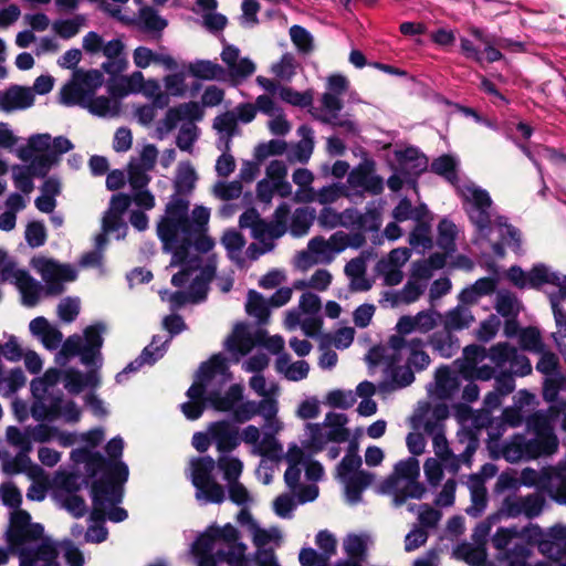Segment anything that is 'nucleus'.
Segmentation results:
<instances>
[{"label": "nucleus", "mask_w": 566, "mask_h": 566, "mask_svg": "<svg viewBox=\"0 0 566 566\" xmlns=\"http://www.w3.org/2000/svg\"><path fill=\"white\" fill-rule=\"evenodd\" d=\"M275 368L277 373L291 381H301L305 379L310 373V364L307 361H292L287 354H282L277 357Z\"/></svg>", "instance_id": "nucleus-51"}, {"label": "nucleus", "mask_w": 566, "mask_h": 566, "mask_svg": "<svg viewBox=\"0 0 566 566\" xmlns=\"http://www.w3.org/2000/svg\"><path fill=\"white\" fill-rule=\"evenodd\" d=\"M202 116V109L196 102L182 103L169 108L156 124L155 134L159 139L165 138L182 120H196Z\"/></svg>", "instance_id": "nucleus-31"}, {"label": "nucleus", "mask_w": 566, "mask_h": 566, "mask_svg": "<svg viewBox=\"0 0 566 566\" xmlns=\"http://www.w3.org/2000/svg\"><path fill=\"white\" fill-rule=\"evenodd\" d=\"M432 348L438 352L442 357H451L459 348L457 340L453 339L451 332L444 329L443 332L434 333L430 337Z\"/></svg>", "instance_id": "nucleus-63"}, {"label": "nucleus", "mask_w": 566, "mask_h": 566, "mask_svg": "<svg viewBox=\"0 0 566 566\" xmlns=\"http://www.w3.org/2000/svg\"><path fill=\"white\" fill-rule=\"evenodd\" d=\"M35 102V95L29 86L11 85L7 90L0 91V111L13 113L32 107Z\"/></svg>", "instance_id": "nucleus-38"}, {"label": "nucleus", "mask_w": 566, "mask_h": 566, "mask_svg": "<svg viewBox=\"0 0 566 566\" xmlns=\"http://www.w3.org/2000/svg\"><path fill=\"white\" fill-rule=\"evenodd\" d=\"M84 108H86L91 114L101 117H114L118 115L120 109V103L118 97H107V96H97L91 98L86 102Z\"/></svg>", "instance_id": "nucleus-54"}, {"label": "nucleus", "mask_w": 566, "mask_h": 566, "mask_svg": "<svg viewBox=\"0 0 566 566\" xmlns=\"http://www.w3.org/2000/svg\"><path fill=\"white\" fill-rule=\"evenodd\" d=\"M486 349L479 345L467 346L463 350V358L460 364V373L465 379L489 380L494 375L491 366L478 365L486 357Z\"/></svg>", "instance_id": "nucleus-33"}, {"label": "nucleus", "mask_w": 566, "mask_h": 566, "mask_svg": "<svg viewBox=\"0 0 566 566\" xmlns=\"http://www.w3.org/2000/svg\"><path fill=\"white\" fill-rule=\"evenodd\" d=\"M226 350L229 358L238 361L248 352V325L237 323L226 339Z\"/></svg>", "instance_id": "nucleus-48"}, {"label": "nucleus", "mask_w": 566, "mask_h": 566, "mask_svg": "<svg viewBox=\"0 0 566 566\" xmlns=\"http://www.w3.org/2000/svg\"><path fill=\"white\" fill-rule=\"evenodd\" d=\"M348 419L344 413L328 412L322 423H307L305 427V439L302 441V448L290 446L285 461L289 467L284 474V480L289 489L296 493L301 503L314 501L318 495V488L315 483L301 486V475L305 472L308 481L317 482L324 474L322 464L305 455V450L310 453L322 451L328 442H344L349 437V431L345 427Z\"/></svg>", "instance_id": "nucleus-2"}, {"label": "nucleus", "mask_w": 566, "mask_h": 566, "mask_svg": "<svg viewBox=\"0 0 566 566\" xmlns=\"http://www.w3.org/2000/svg\"><path fill=\"white\" fill-rule=\"evenodd\" d=\"M457 559L464 560L470 566H484L486 563V551L484 543H463L453 551Z\"/></svg>", "instance_id": "nucleus-52"}, {"label": "nucleus", "mask_w": 566, "mask_h": 566, "mask_svg": "<svg viewBox=\"0 0 566 566\" xmlns=\"http://www.w3.org/2000/svg\"><path fill=\"white\" fill-rule=\"evenodd\" d=\"M538 551L549 558H559L566 552V528L563 526L552 527L538 541Z\"/></svg>", "instance_id": "nucleus-46"}, {"label": "nucleus", "mask_w": 566, "mask_h": 566, "mask_svg": "<svg viewBox=\"0 0 566 566\" xmlns=\"http://www.w3.org/2000/svg\"><path fill=\"white\" fill-rule=\"evenodd\" d=\"M287 169L283 161L274 160L266 168V177L258 185V197L269 202L274 192L281 197L291 195L292 187L286 180Z\"/></svg>", "instance_id": "nucleus-29"}, {"label": "nucleus", "mask_w": 566, "mask_h": 566, "mask_svg": "<svg viewBox=\"0 0 566 566\" xmlns=\"http://www.w3.org/2000/svg\"><path fill=\"white\" fill-rule=\"evenodd\" d=\"M143 76L144 74L140 71H134L130 74L113 78L108 83V91L112 96L118 98L139 93Z\"/></svg>", "instance_id": "nucleus-50"}, {"label": "nucleus", "mask_w": 566, "mask_h": 566, "mask_svg": "<svg viewBox=\"0 0 566 566\" xmlns=\"http://www.w3.org/2000/svg\"><path fill=\"white\" fill-rule=\"evenodd\" d=\"M188 208V200L174 197L157 226L163 249L171 255L166 268L171 274V284L180 289L175 293L161 292V300L167 301L171 307L203 300L214 272L212 260L203 263L202 258L195 252H208L214 245L213 240L206 234L210 210L196 206L189 219Z\"/></svg>", "instance_id": "nucleus-1"}, {"label": "nucleus", "mask_w": 566, "mask_h": 566, "mask_svg": "<svg viewBox=\"0 0 566 566\" xmlns=\"http://www.w3.org/2000/svg\"><path fill=\"white\" fill-rule=\"evenodd\" d=\"M509 279L518 287H539L543 285L544 280H554L555 276L551 275V269L543 264L535 265L530 272H524L522 269L513 266L507 273Z\"/></svg>", "instance_id": "nucleus-42"}, {"label": "nucleus", "mask_w": 566, "mask_h": 566, "mask_svg": "<svg viewBox=\"0 0 566 566\" xmlns=\"http://www.w3.org/2000/svg\"><path fill=\"white\" fill-rule=\"evenodd\" d=\"M284 339L279 335L270 336L260 328L250 333V370H262L270 363V356L281 353Z\"/></svg>", "instance_id": "nucleus-24"}, {"label": "nucleus", "mask_w": 566, "mask_h": 566, "mask_svg": "<svg viewBox=\"0 0 566 566\" xmlns=\"http://www.w3.org/2000/svg\"><path fill=\"white\" fill-rule=\"evenodd\" d=\"M289 212V207L281 205L275 211L274 221L268 223L254 217L250 209V231L256 241L250 244V259L270 251L273 248V241L285 233Z\"/></svg>", "instance_id": "nucleus-17"}, {"label": "nucleus", "mask_w": 566, "mask_h": 566, "mask_svg": "<svg viewBox=\"0 0 566 566\" xmlns=\"http://www.w3.org/2000/svg\"><path fill=\"white\" fill-rule=\"evenodd\" d=\"M83 49L91 54L102 53L106 60L125 55V44L119 39L105 42L96 32H88L82 42Z\"/></svg>", "instance_id": "nucleus-40"}, {"label": "nucleus", "mask_w": 566, "mask_h": 566, "mask_svg": "<svg viewBox=\"0 0 566 566\" xmlns=\"http://www.w3.org/2000/svg\"><path fill=\"white\" fill-rule=\"evenodd\" d=\"M134 65L139 70L148 69L153 65H160L166 70L172 71L177 69L176 60L167 53L155 52L148 46L139 45L132 52Z\"/></svg>", "instance_id": "nucleus-41"}, {"label": "nucleus", "mask_w": 566, "mask_h": 566, "mask_svg": "<svg viewBox=\"0 0 566 566\" xmlns=\"http://www.w3.org/2000/svg\"><path fill=\"white\" fill-rule=\"evenodd\" d=\"M106 327L102 323L93 324L84 328L83 334H74L67 337L56 355V363L64 365L70 357L78 356L85 366H102L103 334Z\"/></svg>", "instance_id": "nucleus-11"}, {"label": "nucleus", "mask_w": 566, "mask_h": 566, "mask_svg": "<svg viewBox=\"0 0 566 566\" xmlns=\"http://www.w3.org/2000/svg\"><path fill=\"white\" fill-rule=\"evenodd\" d=\"M226 484L239 481L244 470L243 461L231 455H221L216 461Z\"/></svg>", "instance_id": "nucleus-59"}, {"label": "nucleus", "mask_w": 566, "mask_h": 566, "mask_svg": "<svg viewBox=\"0 0 566 566\" xmlns=\"http://www.w3.org/2000/svg\"><path fill=\"white\" fill-rule=\"evenodd\" d=\"M200 8L199 13L202 18L203 25L211 32L221 31L227 24V18L216 12L217 1L216 0H197Z\"/></svg>", "instance_id": "nucleus-55"}, {"label": "nucleus", "mask_w": 566, "mask_h": 566, "mask_svg": "<svg viewBox=\"0 0 566 566\" xmlns=\"http://www.w3.org/2000/svg\"><path fill=\"white\" fill-rule=\"evenodd\" d=\"M60 377L57 369L50 368L42 377L31 381L33 403L30 411L35 420H62L70 424L80 421L82 411L74 401L61 397H48L50 389L57 384Z\"/></svg>", "instance_id": "nucleus-10"}, {"label": "nucleus", "mask_w": 566, "mask_h": 566, "mask_svg": "<svg viewBox=\"0 0 566 566\" xmlns=\"http://www.w3.org/2000/svg\"><path fill=\"white\" fill-rule=\"evenodd\" d=\"M424 430L429 434L433 436L434 453L448 469H450L453 472H457L460 467V462H470V457L473 454L474 448L469 446L464 454H462L461 457H455L450 452L447 439L441 433V429L438 430L436 426H431L430 420H427L424 423Z\"/></svg>", "instance_id": "nucleus-36"}, {"label": "nucleus", "mask_w": 566, "mask_h": 566, "mask_svg": "<svg viewBox=\"0 0 566 566\" xmlns=\"http://www.w3.org/2000/svg\"><path fill=\"white\" fill-rule=\"evenodd\" d=\"M440 318V314L434 311H421L413 316L403 315L398 319L396 331L399 335L413 332L427 334L438 325Z\"/></svg>", "instance_id": "nucleus-39"}, {"label": "nucleus", "mask_w": 566, "mask_h": 566, "mask_svg": "<svg viewBox=\"0 0 566 566\" xmlns=\"http://www.w3.org/2000/svg\"><path fill=\"white\" fill-rule=\"evenodd\" d=\"M375 164L371 160H365L353 169L347 178L348 186L357 191H366L378 195L384 189L382 178L374 174Z\"/></svg>", "instance_id": "nucleus-34"}, {"label": "nucleus", "mask_w": 566, "mask_h": 566, "mask_svg": "<svg viewBox=\"0 0 566 566\" xmlns=\"http://www.w3.org/2000/svg\"><path fill=\"white\" fill-rule=\"evenodd\" d=\"M472 34L484 45L483 60L488 62H495L502 59L501 49H509L512 45L520 46V44H513L509 40L494 41L489 36H485L479 29H472Z\"/></svg>", "instance_id": "nucleus-56"}, {"label": "nucleus", "mask_w": 566, "mask_h": 566, "mask_svg": "<svg viewBox=\"0 0 566 566\" xmlns=\"http://www.w3.org/2000/svg\"><path fill=\"white\" fill-rule=\"evenodd\" d=\"M348 88V81L345 76L335 74L327 78V90L322 96V106L317 109V118L324 123L345 127L349 132H355V123L350 119H342L339 112L343 108L342 95Z\"/></svg>", "instance_id": "nucleus-21"}, {"label": "nucleus", "mask_w": 566, "mask_h": 566, "mask_svg": "<svg viewBox=\"0 0 566 566\" xmlns=\"http://www.w3.org/2000/svg\"><path fill=\"white\" fill-rule=\"evenodd\" d=\"M72 458L75 461L87 462V465L95 473L98 469H105V480H102L93 486V510L91 520L94 522L107 518L112 522H123L127 517V512L117 506L122 501V485L128 479V468L122 461L106 463L102 455L90 454L85 450H74Z\"/></svg>", "instance_id": "nucleus-5"}, {"label": "nucleus", "mask_w": 566, "mask_h": 566, "mask_svg": "<svg viewBox=\"0 0 566 566\" xmlns=\"http://www.w3.org/2000/svg\"><path fill=\"white\" fill-rule=\"evenodd\" d=\"M473 322L472 312L464 305H458L443 315V326L448 332L469 328Z\"/></svg>", "instance_id": "nucleus-53"}, {"label": "nucleus", "mask_w": 566, "mask_h": 566, "mask_svg": "<svg viewBox=\"0 0 566 566\" xmlns=\"http://www.w3.org/2000/svg\"><path fill=\"white\" fill-rule=\"evenodd\" d=\"M93 367L86 374H82L76 369H67L63 373V384L70 394H80L84 389L96 388L99 385V375L97 369Z\"/></svg>", "instance_id": "nucleus-43"}, {"label": "nucleus", "mask_w": 566, "mask_h": 566, "mask_svg": "<svg viewBox=\"0 0 566 566\" xmlns=\"http://www.w3.org/2000/svg\"><path fill=\"white\" fill-rule=\"evenodd\" d=\"M410 256L411 253L408 248H397L378 261L376 272L382 277L385 285L395 286L401 283L403 279L402 268Z\"/></svg>", "instance_id": "nucleus-32"}, {"label": "nucleus", "mask_w": 566, "mask_h": 566, "mask_svg": "<svg viewBox=\"0 0 566 566\" xmlns=\"http://www.w3.org/2000/svg\"><path fill=\"white\" fill-rule=\"evenodd\" d=\"M419 474V461L415 458H408L396 464L392 475L386 482L396 505H401L407 499L419 500L423 496L426 488L418 481Z\"/></svg>", "instance_id": "nucleus-13"}, {"label": "nucleus", "mask_w": 566, "mask_h": 566, "mask_svg": "<svg viewBox=\"0 0 566 566\" xmlns=\"http://www.w3.org/2000/svg\"><path fill=\"white\" fill-rule=\"evenodd\" d=\"M527 429L533 434L532 439H526L523 434H514L502 446L500 454L506 461L515 463L522 460H534L557 451L558 439L545 415H533L527 420Z\"/></svg>", "instance_id": "nucleus-9"}, {"label": "nucleus", "mask_w": 566, "mask_h": 566, "mask_svg": "<svg viewBox=\"0 0 566 566\" xmlns=\"http://www.w3.org/2000/svg\"><path fill=\"white\" fill-rule=\"evenodd\" d=\"M212 443L219 452H230L239 444V431L227 422H216L209 426Z\"/></svg>", "instance_id": "nucleus-45"}, {"label": "nucleus", "mask_w": 566, "mask_h": 566, "mask_svg": "<svg viewBox=\"0 0 566 566\" xmlns=\"http://www.w3.org/2000/svg\"><path fill=\"white\" fill-rule=\"evenodd\" d=\"M29 327L32 335L36 336L48 349L57 348L62 342V333L44 317L32 319Z\"/></svg>", "instance_id": "nucleus-47"}, {"label": "nucleus", "mask_w": 566, "mask_h": 566, "mask_svg": "<svg viewBox=\"0 0 566 566\" xmlns=\"http://www.w3.org/2000/svg\"><path fill=\"white\" fill-rule=\"evenodd\" d=\"M250 535L258 548L254 557L255 566H280L273 553L280 545V531L274 527L261 528L250 517Z\"/></svg>", "instance_id": "nucleus-25"}, {"label": "nucleus", "mask_w": 566, "mask_h": 566, "mask_svg": "<svg viewBox=\"0 0 566 566\" xmlns=\"http://www.w3.org/2000/svg\"><path fill=\"white\" fill-rule=\"evenodd\" d=\"M276 432L260 430L255 424H250V449L262 457L255 475L263 484L271 482L276 462L282 455V447L274 437Z\"/></svg>", "instance_id": "nucleus-16"}, {"label": "nucleus", "mask_w": 566, "mask_h": 566, "mask_svg": "<svg viewBox=\"0 0 566 566\" xmlns=\"http://www.w3.org/2000/svg\"><path fill=\"white\" fill-rule=\"evenodd\" d=\"M29 429L32 442L44 443L56 440L62 447H70L77 441L75 433L60 430L57 427L48 423H40Z\"/></svg>", "instance_id": "nucleus-44"}, {"label": "nucleus", "mask_w": 566, "mask_h": 566, "mask_svg": "<svg viewBox=\"0 0 566 566\" xmlns=\"http://www.w3.org/2000/svg\"><path fill=\"white\" fill-rule=\"evenodd\" d=\"M426 216L423 214L420 220L417 221V226L412 230L409 237V244L419 251H426L430 249L432 245L431 237H430V226L426 221Z\"/></svg>", "instance_id": "nucleus-62"}, {"label": "nucleus", "mask_w": 566, "mask_h": 566, "mask_svg": "<svg viewBox=\"0 0 566 566\" xmlns=\"http://www.w3.org/2000/svg\"><path fill=\"white\" fill-rule=\"evenodd\" d=\"M459 387L458 376L449 368H439L436 373L434 395L440 399L451 397Z\"/></svg>", "instance_id": "nucleus-58"}, {"label": "nucleus", "mask_w": 566, "mask_h": 566, "mask_svg": "<svg viewBox=\"0 0 566 566\" xmlns=\"http://www.w3.org/2000/svg\"><path fill=\"white\" fill-rule=\"evenodd\" d=\"M104 77L98 70H76L69 82L60 88L57 99L64 106H82L103 85Z\"/></svg>", "instance_id": "nucleus-18"}, {"label": "nucleus", "mask_w": 566, "mask_h": 566, "mask_svg": "<svg viewBox=\"0 0 566 566\" xmlns=\"http://www.w3.org/2000/svg\"><path fill=\"white\" fill-rule=\"evenodd\" d=\"M30 266L41 276L48 294H60L65 284L77 277V271L73 265L61 263L42 254L34 255L30 260Z\"/></svg>", "instance_id": "nucleus-22"}, {"label": "nucleus", "mask_w": 566, "mask_h": 566, "mask_svg": "<svg viewBox=\"0 0 566 566\" xmlns=\"http://www.w3.org/2000/svg\"><path fill=\"white\" fill-rule=\"evenodd\" d=\"M197 174L195 168L189 163H181L178 166L177 175L175 178V189L177 193L191 192L197 182Z\"/></svg>", "instance_id": "nucleus-60"}, {"label": "nucleus", "mask_w": 566, "mask_h": 566, "mask_svg": "<svg viewBox=\"0 0 566 566\" xmlns=\"http://www.w3.org/2000/svg\"><path fill=\"white\" fill-rule=\"evenodd\" d=\"M544 537L539 526L530 524L521 530L516 527H502L493 536V545L496 549H505L514 539L526 541L528 544H537Z\"/></svg>", "instance_id": "nucleus-37"}, {"label": "nucleus", "mask_w": 566, "mask_h": 566, "mask_svg": "<svg viewBox=\"0 0 566 566\" xmlns=\"http://www.w3.org/2000/svg\"><path fill=\"white\" fill-rule=\"evenodd\" d=\"M240 534L231 525H211L198 536L191 546V555L197 566H217L218 559L228 566H248L245 545L238 543Z\"/></svg>", "instance_id": "nucleus-8"}, {"label": "nucleus", "mask_w": 566, "mask_h": 566, "mask_svg": "<svg viewBox=\"0 0 566 566\" xmlns=\"http://www.w3.org/2000/svg\"><path fill=\"white\" fill-rule=\"evenodd\" d=\"M360 465L361 459L357 453V446H353L337 468V478L344 484L346 499L350 503L360 500L361 491L373 480L370 473L359 470Z\"/></svg>", "instance_id": "nucleus-23"}, {"label": "nucleus", "mask_w": 566, "mask_h": 566, "mask_svg": "<svg viewBox=\"0 0 566 566\" xmlns=\"http://www.w3.org/2000/svg\"><path fill=\"white\" fill-rule=\"evenodd\" d=\"M292 300V289L289 286L277 289L269 298L250 290V317H254L256 324H266L271 310L280 308Z\"/></svg>", "instance_id": "nucleus-27"}, {"label": "nucleus", "mask_w": 566, "mask_h": 566, "mask_svg": "<svg viewBox=\"0 0 566 566\" xmlns=\"http://www.w3.org/2000/svg\"><path fill=\"white\" fill-rule=\"evenodd\" d=\"M543 504L542 497L537 494L527 496L510 495L503 501L499 515L505 517L525 515L532 518L541 514Z\"/></svg>", "instance_id": "nucleus-35"}, {"label": "nucleus", "mask_w": 566, "mask_h": 566, "mask_svg": "<svg viewBox=\"0 0 566 566\" xmlns=\"http://www.w3.org/2000/svg\"><path fill=\"white\" fill-rule=\"evenodd\" d=\"M130 205V198L127 195L118 193L112 197L111 205L103 218V234L96 237V247L103 248L106 242L105 235L115 233L116 239L124 238L126 226L123 221V214Z\"/></svg>", "instance_id": "nucleus-26"}, {"label": "nucleus", "mask_w": 566, "mask_h": 566, "mask_svg": "<svg viewBox=\"0 0 566 566\" xmlns=\"http://www.w3.org/2000/svg\"><path fill=\"white\" fill-rule=\"evenodd\" d=\"M168 339H163L161 337H155L149 346H147L140 357L133 364H130L123 373L117 375L118 381H122L124 375L127 370L135 369L134 365L137 364L140 366L142 364H154L156 360L164 356L166 350V344Z\"/></svg>", "instance_id": "nucleus-57"}, {"label": "nucleus", "mask_w": 566, "mask_h": 566, "mask_svg": "<svg viewBox=\"0 0 566 566\" xmlns=\"http://www.w3.org/2000/svg\"><path fill=\"white\" fill-rule=\"evenodd\" d=\"M51 136L49 134L32 135L25 146L18 149V157L25 163H30V168L34 174L44 175L51 165L44 160L50 151Z\"/></svg>", "instance_id": "nucleus-28"}, {"label": "nucleus", "mask_w": 566, "mask_h": 566, "mask_svg": "<svg viewBox=\"0 0 566 566\" xmlns=\"http://www.w3.org/2000/svg\"><path fill=\"white\" fill-rule=\"evenodd\" d=\"M163 83L166 90V101L168 103V96L182 97L188 91V84L186 82V75L182 72L170 73L164 76Z\"/></svg>", "instance_id": "nucleus-64"}, {"label": "nucleus", "mask_w": 566, "mask_h": 566, "mask_svg": "<svg viewBox=\"0 0 566 566\" xmlns=\"http://www.w3.org/2000/svg\"><path fill=\"white\" fill-rule=\"evenodd\" d=\"M423 347L421 339L406 342L399 336H394L386 348L370 350L368 359L373 364L384 365L386 374L392 378L395 388H402L415 379L410 366L423 369L430 364V357Z\"/></svg>", "instance_id": "nucleus-7"}, {"label": "nucleus", "mask_w": 566, "mask_h": 566, "mask_svg": "<svg viewBox=\"0 0 566 566\" xmlns=\"http://www.w3.org/2000/svg\"><path fill=\"white\" fill-rule=\"evenodd\" d=\"M367 544L368 537L365 535H347L343 541V549L348 559L340 560L335 566H361L360 559L366 553Z\"/></svg>", "instance_id": "nucleus-49"}, {"label": "nucleus", "mask_w": 566, "mask_h": 566, "mask_svg": "<svg viewBox=\"0 0 566 566\" xmlns=\"http://www.w3.org/2000/svg\"><path fill=\"white\" fill-rule=\"evenodd\" d=\"M0 279L17 287L25 306H34L40 301L42 285L2 249H0Z\"/></svg>", "instance_id": "nucleus-15"}, {"label": "nucleus", "mask_w": 566, "mask_h": 566, "mask_svg": "<svg viewBox=\"0 0 566 566\" xmlns=\"http://www.w3.org/2000/svg\"><path fill=\"white\" fill-rule=\"evenodd\" d=\"M222 365V358L213 357L201 366L193 384L187 391L188 401L181 405L186 418L198 419L203 411V403L207 402L214 410L232 412L239 422L247 419L248 411L242 385H232L223 394L210 391L216 384L224 379Z\"/></svg>", "instance_id": "nucleus-4"}, {"label": "nucleus", "mask_w": 566, "mask_h": 566, "mask_svg": "<svg viewBox=\"0 0 566 566\" xmlns=\"http://www.w3.org/2000/svg\"><path fill=\"white\" fill-rule=\"evenodd\" d=\"M321 298L312 293L305 292L300 296L297 308L285 313L284 326L289 331L301 327L308 337L316 336L322 328Z\"/></svg>", "instance_id": "nucleus-19"}, {"label": "nucleus", "mask_w": 566, "mask_h": 566, "mask_svg": "<svg viewBox=\"0 0 566 566\" xmlns=\"http://www.w3.org/2000/svg\"><path fill=\"white\" fill-rule=\"evenodd\" d=\"M489 358L499 368L509 366L510 371L515 376H526L532 373L530 359L517 352L507 343H499L489 350Z\"/></svg>", "instance_id": "nucleus-30"}, {"label": "nucleus", "mask_w": 566, "mask_h": 566, "mask_svg": "<svg viewBox=\"0 0 566 566\" xmlns=\"http://www.w3.org/2000/svg\"><path fill=\"white\" fill-rule=\"evenodd\" d=\"M7 537L12 551L20 556V566H59L56 543L44 536L43 526L33 523L27 511L11 513Z\"/></svg>", "instance_id": "nucleus-6"}, {"label": "nucleus", "mask_w": 566, "mask_h": 566, "mask_svg": "<svg viewBox=\"0 0 566 566\" xmlns=\"http://www.w3.org/2000/svg\"><path fill=\"white\" fill-rule=\"evenodd\" d=\"M348 245L349 237L342 231L335 232L328 239L315 237L308 241L306 250L295 255L294 265L305 271L314 264H328Z\"/></svg>", "instance_id": "nucleus-12"}, {"label": "nucleus", "mask_w": 566, "mask_h": 566, "mask_svg": "<svg viewBox=\"0 0 566 566\" xmlns=\"http://www.w3.org/2000/svg\"><path fill=\"white\" fill-rule=\"evenodd\" d=\"M315 219V210L311 208L296 209L292 216L290 232L293 237L305 235Z\"/></svg>", "instance_id": "nucleus-61"}, {"label": "nucleus", "mask_w": 566, "mask_h": 566, "mask_svg": "<svg viewBox=\"0 0 566 566\" xmlns=\"http://www.w3.org/2000/svg\"><path fill=\"white\" fill-rule=\"evenodd\" d=\"M250 387L260 396V401H250V420L260 418L261 430L280 431L282 424L276 418L277 406L274 399L276 386L274 381L255 375L250 379Z\"/></svg>", "instance_id": "nucleus-14"}, {"label": "nucleus", "mask_w": 566, "mask_h": 566, "mask_svg": "<svg viewBox=\"0 0 566 566\" xmlns=\"http://www.w3.org/2000/svg\"><path fill=\"white\" fill-rule=\"evenodd\" d=\"M216 461L211 457L196 458L190 461V478L196 489V497L207 503H221L224 489L213 476Z\"/></svg>", "instance_id": "nucleus-20"}, {"label": "nucleus", "mask_w": 566, "mask_h": 566, "mask_svg": "<svg viewBox=\"0 0 566 566\" xmlns=\"http://www.w3.org/2000/svg\"><path fill=\"white\" fill-rule=\"evenodd\" d=\"M458 159L451 155H443L434 159L431 164V170L436 174L443 176L449 182L457 186L461 197L468 205V213L471 221L476 226L481 235L489 238L491 233H497L501 237L502 243H494L493 251L495 255L503 256V244L513 248L515 251L520 249V233L518 231L499 219L497 222L491 226L490 209L492 200L486 190L480 188L471 181L459 184L457 174Z\"/></svg>", "instance_id": "nucleus-3"}]
</instances>
